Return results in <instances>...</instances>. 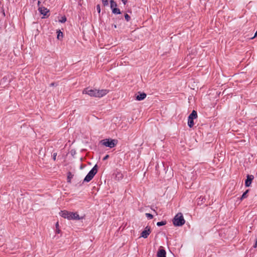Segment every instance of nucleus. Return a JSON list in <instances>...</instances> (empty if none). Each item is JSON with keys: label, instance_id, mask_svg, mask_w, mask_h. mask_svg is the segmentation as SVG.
Masks as SVG:
<instances>
[{"label": "nucleus", "instance_id": "2f4dec72", "mask_svg": "<svg viewBox=\"0 0 257 257\" xmlns=\"http://www.w3.org/2000/svg\"><path fill=\"white\" fill-rule=\"evenodd\" d=\"M113 26H114V28H116V27H117L116 24H114Z\"/></svg>", "mask_w": 257, "mask_h": 257}, {"label": "nucleus", "instance_id": "0eeeda50", "mask_svg": "<svg viewBox=\"0 0 257 257\" xmlns=\"http://www.w3.org/2000/svg\"><path fill=\"white\" fill-rule=\"evenodd\" d=\"M151 232V231L150 226H147L146 227L145 230H143L141 233V237L146 238L148 237Z\"/></svg>", "mask_w": 257, "mask_h": 257}, {"label": "nucleus", "instance_id": "4be33fe9", "mask_svg": "<svg viewBox=\"0 0 257 257\" xmlns=\"http://www.w3.org/2000/svg\"><path fill=\"white\" fill-rule=\"evenodd\" d=\"M103 5L105 6H107L108 5V2L107 0H101Z\"/></svg>", "mask_w": 257, "mask_h": 257}, {"label": "nucleus", "instance_id": "5701e85b", "mask_svg": "<svg viewBox=\"0 0 257 257\" xmlns=\"http://www.w3.org/2000/svg\"><path fill=\"white\" fill-rule=\"evenodd\" d=\"M96 10L98 13H100L101 9H100V6L99 5H97L96 6Z\"/></svg>", "mask_w": 257, "mask_h": 257}, {"label": "nucleus", "instance_id": "c85d7f7f", "mask_svg": "<svg viewBox=\"0 0 257 257\" xmlns=\"http://www.w3.org/2000/svg\"><path fill=\"white\" fill-rule=\"evenodd\" d=\"M60 229L58 228H56V232L57 233H59L60 232Z\"/></svg>", "mask_w": 257, "mask_h": 257}, {"label": "nucleus", "instance_id": "393cba45", "mask_svg": "<svg viewBox=\"0 0 257 257\" xmlns=\"http://www.w3.org/2000/svg\"><path fill=\"white\" fill-rule=\"evenodd\" d=\"M50 86H57V84L55 83V82H53V83H51L50 84Z\"/></svg>", "mask_w": 257, "mask_h": 257}, {"label": "nucleus", "instance_id": "6ab92c4d", "mask_svg": "<svg viewBox=\"0 0 257 257\" xmlns=\"http://www.w3.org/2000/svg\"><path fill=\"white\" fill-rule=\"evenodd\" d=\"M166 224V221H160V222H158L157 223V225L158 226H162V225H164Z\"/></svg>", "mask_w": 257, "mask_h": 257}, {"label": "nucleus", "instance_id": "c756f323", "mask_svg": "<svg viewBox=\"0 0 257 257\" xmlns=\"http://www.w3.org/2000/svg\"><path fill=\"white\" fill-rule=\"evenodd\" d=\"M58 227H59V224H58V222H57L56 224V228H58Z\"/></svg>", "mask_w": 257, "mask_h": 257}, {"label": "nucleus", "instance_id": "aec40b11", "mask_svg": "<svg viewBox=\"0 0 257 257\" xmlns=\"http://www.w3.org/2000/svg\"><path fill=\"white\" fill-rule=\"evenodd\" d=\"M124 18L127 22H128L131 20L130 16L127 14L124 15Z\"/></svg>", "mask_w": 257, "mask_h": 257}, {"label": "nucleus", "instance_id": "1a4fd4ad", "mask_svg": "<svg viewBox=\"0 0 257 257\" xmlns=\"http://www.w3.org/2000/svg\"><path fill=\"white\" fill-rule=\"evenodd\" d=\"M157 256V257H166V252L164 249L162 248V246L159 249Z\"/></svg>", "mask_w": 257, "mask_h": 257}, {"label": "nucleus", "instance_id": "9d476101", "mask_svg": "<svg viewBox=\"0 0 257 257\" xmlns=\"http://www.w3.org/2000/svg\"><path fill=\"white\" fill-rule=\"evenodd\" d=\"M146 94L144 92L140 93L136 97V99L138 100H142L146 97Z\"/></svg>", "mask_w": 257, "mask_h": 257}, {"label": "nucleus", "instance_id": "423d86ee", "mask_svg": "<svg viewBox=\"0 0 257 257\" xmlns=\"http://www.w3.org/2000/svg\"><path fill=\"white\" fill-rule=\"evenodd\" d=\"M38 10H39V12L40 13V14L41 15H43V17H42V18H48L50 15L49 10L45 7H39L38 9Z\"/></svg>", "mask_w": 257, "mask_h": 257}, {"label": "nucleus", "instance_id": "f8f14e48", "mask_svg": "<svg viewBox=\"0 0 257 257\" xmlns=\"http://www.w3.org/2000/svg\"><path fill=\"white\" fill-rule=\"evenodd\" d=\"M194 123L193 121V119L191 118V117H189L188 118V125L190 127H192L193 126Z\"/></svg>", "mask_w": 257, "mask_h": 257}, {"label": "nucleus", "instance_id": "ddd939ff", "mask_svg": "<svg viewBox=\"0 0 257 257\" xmlns=\"http://www.w3.org/2000/svg\"><path fill=\"white\" fill-rule=\"evenodd\" d=\"M73 175L70 172H69L67 173V182L71 183V179L73 177Z\"/></svg>", "mask_w": 257, "mask_h": 257}, {"label": "nucleus", "instance_id": "20e7f679", "mask_svg": "<svg viewBox=\"0 0 257 257\" xmlns=\"http://www.w3.org/2000/svg\"><path fill=\"white\" fill-rule=\"evenodd\" d=\"M117 140L115 139H105L101 141L100 143L107 147L112 148L117 144Z\"/></svg>", "mask_w": 257, "mask_h": 257}, {"label": "nucleus", "instance_id": "7ed1b4c3", "mask_svg": "<svg viewBox=\"0 0 257 257\" xmlns=\"http://www.w3.org/2000/svg\"><path fill=\"white\" fill-rule=\"evenodd\" d=\"M173 224L176 226H181L184 224L185 221L181 213H178L174 217Z\"/></svg>", "mask_w": 257, "mask_h": 257}, {"label": "nucleus", "instance_id": "cd10ccee", "mask_svg": "<svg viewBox=\"0 0 257 257\" xmlns=\"http://www.w3.org/2000/svg\"><path fill=\"white\" fill-rule=\"evenodd\" d=\"M122 1V2L123 3V4L125 5L127 2V0H121Z\"/></svg>", "mask_w": 257, "mask_h": 257}, {"label": "nucleus", "instance_id": "f257e3e1", "mask_svg": "<svg viewBox=\"0 0 257 257\" xmlns=\"http://www.w3.org/2000/svg\"><path fill=\"white\" fill-rule=\"evenodd\" d=\"M108 92L107 89L97 90L96 89H92L88 88H85L83 91V94H88L91 97H102L105 95Z\"/></svg>", "mask_w": 257, "mask_h": 257}, {"label": "nucleus", "instance_id": "6e6552de", "mask_svg": "<svg viewBox=\"0 0 257 257\" xmlns=\"http://www.w3.org/2000/svg\"><path fill=\"white\" fill-rule=\"evenodd\" d=\"M254 179V177L252 175H247L246 179L245 181V186L246 187L250 186L252 181Z\"/></svg>", "mask_w": 257, "mask_h": 257}, {"label": "nucleus", "instance_id": "412c9836", "mask_svg": "<svg viewBox=\"0 0 257 257\" xmlns=\"http://www.w3.org/2000/svg\"><path fill=\"white\" fill-rule=\"evenodd\" d=\"M146 216L149 219H151L153 218V215L150 213H146Z\"/></svg>", "mask_w": 257, "mask_h": 257}, {"label": "nucleus", "instance_id": "f03ea898", "mask_svg": "<svg viewBox=\"0 0 257 257\" xmlns=\"http://www.w3.org/2000/svg\"><path fill=\"white\" fill-rule=\"evenodd\" d=\"M60 214L62 217L69 220H80L81 219L76 212L74 213L66 210H63L60 212Z\"/></svg>", "mask_w": 257, "mask_h": 257}, {"label": "nucleus", "instance_id": "dca6fc26", "mask_svg": "<svg viewBox=\"0 0 257 257\" xmlns=\"http://www.w3.org/2000/svg\"><path fill=\"white\" fill-rule=\"evenodd\" d=\"M112 13L115 14H121L120 10L117 8L112 9Z\"/></svg>", "mask_w": 257, "mask_h": 257}, {"label": "nucleus", "instance_id": "2eb2a0df", "mask_svg": "<svg viewBox=\"0 0 257 257\" xmlns=\"http://www.w3.org/2000/svg\"><path fill=\"white\" fill-rule=\"evenodd\" d=\"M57 39L58 40H60L61 38H63V33L60 30L57 31Z\"/></svg>", "mask_w": 257, "mask_h": 257}, {"label": "nucleus", "instance_id": "39448f33", "mask_svg": "<svg viewBox=\"0 0 257 257\" xmlns=\"http://www.w3.org/2000/svg\"><path fill=\"white\" fill-rule=\"evenodd\" d=\"M97 172V165H95L92 169L88 172L85 177L83 181L88 182L90 181Z\"/></svg>", "mask_w": 257, "mask_h": 257}, {"label": "nucleus", "instance_id": "a211bd4d", "mask_svg": "<svg viewBox=\"0 0 257 257\" xmlns=\"http://www.w3.org/2000/svg\"><path fill=\"white\" fill-rule=\"evenodd\" d=\"M67 20V19L65 16L62 17L61 19L59 20V22L61 23H65Z\"/></svg>", "mask_w": 257, "mask_h": 257}, {"label": "nucleus", "instance_id": "b1692460", "mask_svg": "<svg viewBox=\"0 0 257 257\" xmlns=\"http://www.w3.org/2000/svg\"><path fill=\"white\" fill-rule=\"evenodd\" d=\"M56 156H57V153H54L53 155V159L54 161L56 160Z\"/></svg>", "mask_w": 257, "mask_h": 257}, {"label": "nucleus", "instance_id": "4468645a", "mask_svg": "<svg viewBox=\"0 0 257 257\" xmlns=\"http://www.w3.org/2000/svg\"><path fill=\"white\" fill-rule=\"evenodd\" d=\"M110 8L111 10L114 8H116L117 4L113 0H110Z\"/></svg>", "mask_w": 257, "mask_h": 257}, {"label": "nucleus", "instance_id": "9b49d317", "mask_svg": "<svg viewBox=\"0 0 257 257\" xmlns=\"http://www.w3.org/2000/svg\"><path fill=\"white\" fill-rule=\"evenodd\" d=\"M189 117H191L193 119L197 117V113L195 110H193L191 114L189 115Z\"/></svg>", "mask_w": 257, "mask_h": 257}, {"label": "nucleus", "instance_id": "473e14b6", "mask_svg": "<svg viewBox=\"0 0 257 257\" xmlns=\"http://www.w3.org/2000/svg\"><path fill=\"white\" fill-rule=\"evenodd\" d=\"M256 36H257V30H256V32H255V33L254 34V37H256Z\"/></svg>", "mask_w": 257, "mask_h": 257}, {"label": "nucleus", "instance_id": "a878e982", "mask_svg": "<svg viewBox=\"0 0 257 257\" xmlns=\"http://www.w3.org/2000/svg\"><path fill=\"white\" fill-rule=\"evenodd\" d=\"M257 246V237L255 238V242L254 245H253V247L255 248Z\"/></svg>", "mask_w": 257, "mask_h": 257}, {"label": "nucleus", "instance_id": "f3484780", "mask_svg": "<svg viewBox=\"0 0 257 257\" xmlns=\"http://www.w3.org/2000/svg\"><path fill=\"white\" fill-rule=\"evenodd\" d=\"M248 192V190H246L243 193V194L242 195L241 198H240V199L241 200H243V199L246 198L247 197V194Z\"/></svg>", "mask_w": 257, "mask_h": 257}, {"label": "nucleus", "instance_id": "bb28decb", "mask_svg": "<svg viewBox=\"0 0 257 257\" xmlns=\"http://www.w3.org/2000/svg\"><path fill=\"white\" fill-rule=\"evenodd\" d=\"M109 158V155H106L103 158V160H106V159H107L108 158Z\"/></svg>", "mask_w": 257, "mask_h": 257}, {"label": "nucleus", "instance_id": "7c9ffc66", "mask_svg": "<svg viewBox=\"0 0 257 257\" xmlns=\"http://www.w3.org/2000/svg\"><path fill=\"white\" fill-rule=\"evenodd\" d=\"M123 20L122 17H121V18L119 19V21L121 22V21H123Z\"/></svg>", "mask_w": 257, "mask_h": 257}]
</instances>
